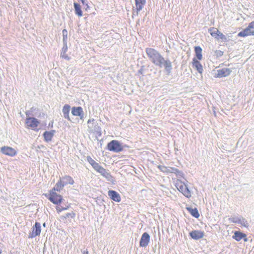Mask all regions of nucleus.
Here are the masks:
<instances>
[{"instance_id":"f257e3e1","label":"nucleus","mask_w":254,"mask_h":254,"mask_svg":"<svg viewBox=\"0 0 254 254\" xmlns=\"http://www.w3.org/2000/svg\"><path fill=\"white\" fill-rule=\"evenodd\" d=\"M45 195L51 202L57 205L56 209L58 213L67 210L70 207L69 204L65 205L64 207L59 205L63 201V197L61 194L57 193L55 190H51L49 191V194H45Z\"/></svg>"},{"instance_id":"f03ea898","label":"nucleus","mask_w":254,"mask_h":254,"mask_svg":"<svg viewBox=\"0 0 254 254\" xmlns=\"http://www.w3.org/2000/svg\"><path fill=\"white\" fill-rule=\"evenodd\" d=\"M146 54L149 60L155 65L162 67L164 58L154 48H147L145 49Z\"/></svg>"},{"instance_id":"7ed1b4c3","label":"nucleus","mask_w":254,"mask_h":254,"mask_svg":"<svg viewBox=\"0 0 254 254\" xmlns=\"http://www.w3.org/2000/svg\"><path fill=\"white\" fill-rule=\"evenodd\" d=\"M87 160L94 170L100 173L103 177L105 178L109 181L113 179V177L109 172V170L105 169L101 166L98 163L96 162L93 158H92L91 156H88L87 157Z\"/></svg>"},{"instance_id":"20e7f679","label":"nucleus","mask_w":254,"mask_h":254,"mask_svg":"<svg viewBox=\"0 0 254 254\" xmlns=\"http://www.w3.org/2000/svg\"><path fill=\"white\" fill-rule=\"evenodd\" d=\"M178 190L182 193L186 197L190 198L191 193L187 185L182 181L177 180L175 185Z\"/></svg>"},{"instance_id":"39448f33","label":"nucleus","mask_w":254,"mask_h":254,"mask_svg":"<svg viewBox=\"0 0 254 254\" xmlns=\"http://www.w3.org/2000/svg\"><path fill=\"white\" fill-rule=\"evenodd\" d=\"M107 149L110 151L120 152L123 150V146L120 142L116 140H113L107 144Z\"/></svg>"},{"instance_id":"423d86ee","label":"nucleus","mask_w":254,"mask_h":254,"mask_svg":"<svg viewBox=\"0 0 254 254\" xmlns=\"http://www.w3.org/2000/svg\"><path fill=\"white\" fill-rule=\"evenodd\" d=\"M1 152L5 155L13 157L16 155V150L11 147L3 146L0 148Z\"/></svg>"},{"instance_id":"0eeeda50","label":"nucleus","mask_w":254,"mask_h":254,"mask_svg":"<svg viewBox=\"0 0 254 254\" xmlns=\"http://www.w3.org/2000/svg\"><path fill=\"white\" fill-rule=\"evenodd\" d=\"M159 169L165 173H175L176 174L180 173L179 170L175 168L168 167L165 166L159 165L158 166Z\"/></svg>"},{"instance_id":"6e6552de","label":"nucleus","mask_w":254,"mask_h":254,"mask_svg":"<svg viewBox=\"0 0 254 254\" xmlns=\"http://www.w3.org/2000/svg\"><path fill=\"white\" fill-rule=\"evenodd\" d=\"M150 242V236L146 233H144L140 238L139 241V246L141 247H146L148 246Z\"/></svg>"},{"instance_id":"1a4fd4ad","label":"nucleus","mask_w":254,"mask_h":254,"mask_svg":"<svg viewBox=\"0 0 254 254\" xmlns=\"http://www.w3.org/2000/svg\"><path fill=\"white\" fill-rule=\"evenodd\" d=\"M41 225L39 222H36L32 228V231L29 235V238H34L39 236L41 233Z\"/></svg>"},{"instance_id":"9d476101","label":"nucleus","mask_w":254,"mask_h":254,"mask_svg":"<svg viewBox=\"0 0 254 254\" xmlns=\"http://www.w3.org/2000/svg\"><path fill=\"white\" fill-rule=\"evenodd\" d=\"M71 114L74 116H78L80 119L84 117L83 109L81 107H73L71 108Z\"/></svg>"},{"instance_id":"9b49d317","label":"nucleus","mask_w":254,"mask_h":254,"mask_svg":"<svg viewBox=\"0 0 254 254\" xmlns=\"http://www.w3.org/2000/svg\"><path fill=\"white\" fill-rule=\"evenodd\" d=\"M199 60L195 58H193L191 64L192 67H194L200 74H202L203 71L202 65L201 64Z\"/></svg>"},{"instance_id":"f8f14e48","label":"nucleus","mask_w":254,"mask_h":254,"mask_svg":"<svg viewBox=\"0 0 254 254\" xmlns=\"http://www.w3.org/2000/svg\"><path fill=\"white\" fill-rule=\"evenodd\" d=\"M250 35H254V30L252 28L250 27V24L246 28L240 32L238 34V36L243 37Z\"/></svg>"},{"instance_id":"ddd939ff","label":"nucleus","mask_w":254,"mask_h":254,"mask_svg":"<svg viewBox=\"0 0 254 254\" xmlns=\"http://www.w3.org/2000/svg\"><path fill=\"white\" fill-rule=\"evenodd\" d=\"M25 123L28 127H37L39 124V122L35 118L29 117L26 119Z\"/></svg>"},{"instance_id":"4468645a","label":"nucleus","mask_w":254,"mask_h":254,"mask_svg":"<svg viewBox=\"0 0 254 254\" xmlns=\"http://www.w3.org/2000/svg\"><path fill=\"white\" fill-rule=\"evenodd\" d=\"M233 238L238 242L240 241L242 239H243L245 242L248 241L246 234L240 231H235L233 236Z\"/></svg>"},{"instance_id":"2eb2a0df","label":"nucleus","mask_w":254,"mask_h":254,"mask_svg":"<svg viewBox=\"0 0 254 254\" xmlns=\"http://www.w3.org/2000/svg\"><path fill=\"white\" fill-rule=\"evenodd\" d=\"M190 235L193 239L198 240L204 237V233L200 230H193L190 233Z\"/></svg>"},{"instance_id":"dca6fc26","label":"nucleus","mask_w":254,"mask_h":254,"mask_svg":"<svg viewBox=\"0 0 254 254\" xmlns=\"http://www.w3.org/2000/svg\"><path fill=\"white\" fill-rule=\"evenodd\" d=\"M108 195L113 200L119 202L121 200V196L115 190H110L108 191Z\"/></svg>"},{"instance_id":"f3484780","label":"nucleus","mask_w":254,"mask_h":254,"mask_svg":"<svg viewBox=\"0 0 254 254\" xmlns=\"http://www.w3.org/2000/svg\"><path fill=\"white\" fill-rule=\"evenodd\" d=\"M60 179L63 183V185L64 186L67 185H73L74 183V181L72 178L69 176H64L62 178H60Z\"/></svg>"},{"instance_id":"a211bd4d","label":"nucleus","mask_w":254,"mask_h":254,"mask_svg":"<svg viewBox=\"0 0 254 254\" xmlns=\"http://www.w3.org/2000/svg\"><path fill=\"white\" fill-rule=\"evenodd\" d=\"M55 132V131L54 130L45 131L43 134L45 141L46 142L51 141L54 136Z\"/></svg>"},{"instance_id":"6ab92c4d","label":"nucleus","mask_w":254,"mask_h":254,"mask_svg":"<svg viewBox=\"0 0 254 254\" xmlns=\"http://www.w3.org/2000/svg\"><path fill=\"white\" fill-rule=\"evenodd\" d=\"M70 109V106L67 104L64 105L63 108V113L64 114V116L65 119H67L68 120H70L69 115Z\"/></svg>"},{"instance_id":"aec40b11","label":"nucleus","mask_w":254,"mask_h":254,"mask_svg":"<svg viewBox=\"0 0 254 254\" xmlns=\"http://www.w3.org/2000/svg\"><path fill=\"white\" fill-rule=\"evenodd\" d=\"M194 51L196 56V59L199 61H201L202 59V49L199 46H195L194 47Z\"/></svg>"},{"instance_id":"412c9836","label":"nucleus","mask_w":254,"mask_h":254,"mask_svg":"<svg viewBox=\"0 0 254 254\" xmlns=\"http://www.w3.org/2000/svg\"><path fill=\"white\" fill-rule=\"evenodd\" d=\"M186 209L195 218H197L199 217V213L196 208H192L190 207H187Z\"/></svg>"},{"instance_id":"4be33fe9","label":"nucleus","mask_w":254,"mask_h":254,"mask_svg":"<svg viewBox=\"0 0 254 254\" xmlns=\"http://www.w3.org/2000/svg\"><path fill=\"white\" fill-rule=\"evenodd\" d=\"M135 6L137 11L141 10L145 4V0H135Z\"/></svg>"},{"instance_id":"5701e85b","label":"nucleus","mask_w":254,"mask_h":254,"mask_svg":"<svg viewBox=\"0 0 254 254\" xmlns=\"http://www.w3.org/2000/svg\"><path fill=\"white\" fill-rule=\"evenodd\" d=\"M74 7L75 9V12L76 15L79 17H81L83 15L82 11L81 10V7L80 4L76 2L73 3Z\"/></svg>"},{"instance_id":"b1692460","label":"nucleus","mask_w":254,"mask_h":254,"mask_svg":"<svg viewBox=\"0 0 254 254\" xmlns=\"http://www.w3.org/2000/svg\"><path fill=\"white\" fill-rule=\"evenodd\" d=\"M163 64L164 65L165 70L167 71L168 73H170L172 68L171 62L169 60H165L164 59Z\"/></svg>"},{"instance_id":"393cba45","label":"nucleus","mask_w":254,"mask_h":254,"mask_svg":"<svg viewBox=\"0 0 254 254\" xmlns=\"http://www.w3.org/2000/svg\"><path fill=\"white\" fill-rule=\"evenodd\" d=\"M64 187V185L60 179L56 184L55 187L52 189L53 190L60 191Z\"/></svg>"},{"instance_id":"a878e982","label":"nucleus","mask_w":254,"mask_h":254,"mask_svg":"<svg viewBox=\"0 0 254 254\" xmlns=\"http://www.w3.org/2000/svg\"><path fill=\"white\" fill-rule=\"evenodd\" d=\"M209 32L212 36L218 39L220 35L219 31L217 28H212L209 29Z\"/></svg>"},{"instance_id":"bb28decb","label":"nucleus","mask_w":254,"mask_h":254,"mask_svg":"<svg viewBox=\"0 0 254 254\" xmlns=\"http://www.w3.org/2000/svg\"><path fill=\"white\" fill-rule=\"evenodd\" d=\"M75 216V213L72 211L70 213H66L63 217L65 219L70 218H73Z\"/></svg>"},{"instance_id":"cd10ccee","label":"nucleus","mask_w":254,"mask_h":254,"mask_svg":"<svg viewBox=\"0 0 254 254\" xmlns=\"http://www.w3.org/2000/svg\"><path fill=\"white\" fill-rule=\"evenodd\" d=\"M63 36V41L64 42L66 41L67 38V31L66 29H64L62 31Z\"/></svg>"},{"instance_id":"c85d7f7f","label":"nucleus","mask_w":254,"mask_h":254,"mask_svg":"<svg viewBox=\"0 0 254 254\" xmlns=\"http://www.w3.org/2000/svg\"><path fill=\"white\" fill-rule=\"evenodd\" d=\"M231 71L228 68H223V76H226L229 75Z\"/></svg>"},{"instance_id":"c756f323","label":"nucleus","mask_w":254,"mask_h":254,"mask_svg":"<svg viewBox=\"0 0 254 254\" xmlns=\"http://www.w3.org/2000/svg\"><path fill=\"white\" fill-rule=\"evenodd\" d=\"M217 73H215L214 77L217 78V77H221L222 76V70L219 69L217 70Z\"/></svg>"},{"instance_id":"7c9ffc66","label":"nucleus","mask_w":254,"mask_h":254,"mask_svg":"<svg viewBox=\"0 0 254 254\" xmlns=\"http://www.w3.org/2000/svg\"><path fill=\"white\" fill-rule=\"evenodd\" d=\"M61 56L66 60H69L70 59V58L68 56V55L66 54V53L64 52H61Z\"/></svg>"},{"instance_id":"2f4dec72","label":"nucleus","mask_w":254,"mask_h":254,"mask_svg":"<svg viewBox=\"0 0 254 254\" xmlns=\"http://www.w3.org/2000/svg\"><path fill=\"white\" fill-rule=\"evenodd\" d=\"M67 51V45H65L62 48V52L66 53Z\"/></svg>"},{"instance_id":"473e14b6","label":"nucleus","mask_w":254,"mask_h":254,"mask_svg":"<svg viewBox=\"0 0 254 254\" xmlns=\"http://www.w3.org/2000/svg\"><path fill=\"white\" fill-rule=\"evenodd\" d=\"M250 27L252 28L253 29H254V21H252V22L250 23Z\"/></svg>"},{"instance_id":"72a5a7b5","label":"nucleus","mask_w":254,"mask_h":254,"mask_svg":"<svg viewBox=\"0 0 254 254\" xmlns=\"http://www.w3.org/2000/svg\"><path fill=\"white\" fill-rule=\"evenodd\" d=\"M94 121V119H90L88 120V123L89 124L90 122H93Z\"/></svg>"},{"instance_id":"f704fd0d","label":"nucleus","mask_w":254,"mask_h":254,"mask_svg":"<svg viewBox=\"0 0 254 254\" xmlns=\"http://www.w3.org/2000/svg\"><path fill=\"white\" fill-rule=\"evenodd\" d=\"M81 2L83 3V4H84L85 2V0H80Z\"/></svg>"},{"instance_id":"c9c22d12","label":"nucleus","mask_w":254,"mask_h":254,"mask_svg":"<svg viewBox=\"0 0 254 254\" xmlns=\"http://www.w3.org/2000/svg\"><path fill=\"white\" fill-rule=\"evenodd\" d=\"M43 226H44V227H45V223L43 224Z\"/></svg>"}]
</instances>
